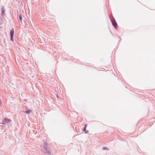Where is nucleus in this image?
<instances>
[{"instance_id":"obj_1","label":"nucleus","mask_w":155,"mask_h":155,"mask_svg":"<svg viewBox=\"0 0 155 155\" xmlns=\"http://www.w3.org/2000/svg\"><path fill=\"white\" fill-rule=\"evenodd\" d=\"M14 34V31L13 28H12V29L10 30V39L12 41H13V37Z\"/></svg>"},{"instance_id":"obj_2","label":"nucleus","mask_w":155,"mask_h":155,"mask_svg":"<svg viewBox=\"0 0 155 155\" xmlns=\"http://www.w3.org/2000/svg\"><path fill=\"white\" fill-rule=\"evenodd\" d=\"M11 121V120L9 119L5 118L3 120H2L3 123L2 124H5L7 123H8Z\"/></svg>"},{"instance_id":"obj_3","label":"nucleus","mask_w":155,"mask_h":155,"mask_svg":"<svg viewBox=\"0 0 155 155\" xmlns=\"http://www.w3.org/2000/svg\"><path fill=\"white\" fill-rule=\"evenodd\" d=\"M111 21L112 25H113L114 28L116 29L117 24L115 20L114 19V20L113 21L111 20Z\"/></svg>"},{"instance_id":"obj_4","label":"nucleus","mask_w":155,"mask_h":155,"mask_svg":"<svg viewBox=\"0 0 155 155\" xmlns=\"http://www.w3.org/2000/svg\"><path fill=\"white\" fill-rule=\"evenodd\" d=\"M43 151L45 153H47L49 155L50 154V151L48 150L47 149L45 148L43 149Z\"/></svg>"},{"instance_id":"obj_5","label":"nucleus","mask_w":155,"mask_h":155,"mask_svg":"<svg viewBox=\"0 0 155 155\" xmlns=\"http://www.w3.org/2000/svg\"><path fill=\"white\" fill-rule=\"evenodd\" d=\"M1 12L2 15H3L5 14V9L3 6H2V7Z\"/></svg>"},{"instance_id":"obj_6","label":"nucleus","mask_w":155,"mask_h":155,"mask_svg":"<svg viewBox=\"0 0 155 155\" xmlns=\"http://www.w3.org/2000/svg\"><path fill=\"white\" fill-rule=\"evenodd\" d=\"M31 110H28L27 111L25 112V113L27 114H29L31 112Z\"/></svg>"},{"instance_id":"obj_7","label":"nucleus","mask_w":155,"mask_h":155,"mask_svg":"<svg viewBox=\"0 0 155 155\" xmlns=\"http://www.w3.org/2000/svg\"><path fill=\"white\" fill-rule=\"evenodd\" d=\"M19 19H20V21L21 22V23H22V17H21V15L20 14L19 15Z\"/></svg>"},{"instance_id":"obj_8","label":"nucleus","mask_w":155,"mask_h":155,"mask_svg":"<svg viewBox=\"0 0 155 155\" xmlns=\"http://www.w3.org/2000/svg\"><path fill=\"white\" fill-rule=\"evenodd\" d=\"M103 150H109L107 148V147H104L103 148Z\"/></svg>"},{"instance_id":"obj_9","label":"nucleus","mask_w":155,"mask_h":155,"mask_svg":"<svg viewBox=\"0 0 155 155\" xmlns=\"http://www.w3.org/2000/svg\"><path fill=\"white\" fill-rule=\"evenodd\" d=\"M83 131H86V127H84L83 129Z\"/></svg>"},{"instance_id":"obj_10","label":"nucleus","mask_w":155,"mask_h":155,"mask_svg":"<svg viewBox=\"0 0 155 155\" xmlns=\"http://www.w3.org/2000/svg\"><path fill=\"white\" fill-rule=\"evenodd\" d=\"M88 132V130H87V131H86V132H85V133H87Z\"/></svg>"},{"instance_id":"obj_11","label":"nucleus","mask_w":155,"mask_h":155,"mask_svg":"<svg viewBox=\"0 0 155 155\" xmlns=\"http://www.w3.org/2000/svg\"><path fill=\"white\" fill-rule=\"evenodd\" d=\"M86 127H87V125L86 124H85V127H86Z\"/></svg>"}]
</instances>
